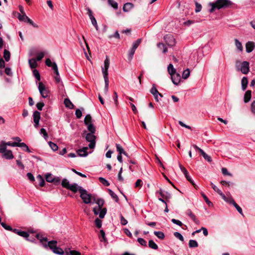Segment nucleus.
<instances>
[{
	"label": "nucleus",
	"mask_w": 255,
	"mask_h": 255,
	"mask_svg": "<svg viewBox=\"0 0 255 255\" xmlns=\"http://www.w3.org/2000/svg\"><path fill=\"white\" fill-rule=\"evenodd\" d=\"M98 205L99 209H101L103 206L104 204V201L102 199H98L97 201L95 200V201Z\"/></svg>",
	"instance_id": "43"
},
{
	"label": "nucleus",
	"mask_w": 255,
	"mask_h": 255,
	"mask_svg": "<svg viewBox=\"0 0 255 255\" xmlns=\"http://www.w3.org/2000/svg\"><path fill=\"white\" fill-rule=\"evenodd\" d=\"M236 67L238 71H240L244 74H248L250 71L249 63L248 61L241 63L240 61H237Z\"/></svg>",
	"instance_id": "3"
},
{
	"label": "nucleus",
	"mask_w": 255,
	"mask_h": 255,
	"mask_svg": "<svg viewBox=\"0 0 255 255\" xmlns=\"http://www.w3.org/2000/svg\"><path fill=\"white\" fill-rule=\"evenodd\" d=\"M99 180L101 183H102L104 185L106 186H109L110 185L109 182L106 179L103 177H99Z\"/></svg>",
	"instance_id": "47"
},
{
	"label": "nucleus",
	"mask_w": 255,
	"mask_h": 255,
	"mask_svg": "<svg viewBox=\"0 0 255 255\" xmlns=\"http://www.w3.org/2000/svg\"><path fill=\"white\" fill-rule=\"evenodd\" d=\"M166 43L169 46H173L175 44V40L171 35H166L164 37Z\"/></svg>",
	"instance_id": "9"
},
{
	"label": "nucleus",
	"mask_w": 255,
	"mask_h": 255,
	"mask_svg": "<svg viewBox=\"0 0 255 255\" xmlns=\"http://www.w3.org/2000/svg\"><path fill=\"white\" fill-rule=\"evenodd\" d=\"M171 222L173 223H174L175 224H176V225H178L179 226H182V225H183L182 223L180 221L176 220V219H172L171 220Z\"/></svg>",
	"instance_id": "64"
},
{
	"label": "nucleus",
	"mask_w": 255,
	"mask_h": 255,
	"mask_svg": "<svg viewBox=\"0 0 255 255\" xmlns=\"http://www.w3.org/2000/svg\"><path fill=\"white\" fill-rule=\"evenodd\" d=\"M46 180L48 182H52L54 181V178L52 177L51 174H49L46 175Z\"/></svg>",
	"instance_id": "54"
},
{
	"label": "nucleus",
	"mask_w": 255,
	"mask_h": 255,
	"mask_svg": "<svg viewBox=\"0 0 255 255\" xmlns=\"http://www.w3.org/2000/svg\"><path fill=\"white\" fill-rule=\"evenodd\" d=\"M57 241H49L47 243V247H48L51 250H52L53 253L58 255H63L64 254V251L61 248L56 246Z\"/></svg>",
	"instance_id": "5"
},
{
	"label": "nucleus",
	"mask_w": 255,
	"mask_h": 255,
	"mask_svg": "<svg viewBox=\"0 0 255 255\" xmlns=\"http://www.w3.org/2000/svg\"><path fill=\"white\" fill-rule=\"evenodd\" d=\"M25 21L29 23L30 24H31L34 27L37 28L38 27V25L37 24H36L35 23H34L33 22V21L31 19H30L28 16L27 17H26Z\"/></svg>",
	"instance_id": "52"
},
{
	"label": "nucleus",
	"mask_w": 255,
	"mask_h": 255,
	"mask_svg": "<svg viewBox=\"0 0 255 255\" xmlns=\"http://www.w3.org/2000/svg\"><path fill=\"white\" fill-rule=\"evenodd\" d=\"M36 179L39 182V185L40 187H43L44 185L45 181L41 175H38L36 177Z\"/></svg>",
	"instance_id": "27"
},
{
	"label": "nucleus",
	"mask_w": 255,
	"mask_h": 255,
	"mask_svg": "<svg viewBox=\"0 0 255 255\" xmlns=\"http://www.w3.org/2000/svg\"><path fill=\"white\" fill-rule=\"evenodd\" d=\"M237 210V211L242 215H243L242 208L236 203L234 202L233 205Z\"/></svg>",
	"instance_id": "58"
},
{
	"label": "nucleus",
	"mask_w": 255,
	"mask_h": 255,
	"mask_svg": "<svg viewBox=\"0 0 255 255\" xmlns=\"http://www.w3.org/2000/svg\"><path fill=\"white\" fill-rule=\"evenodd\" d=\"M64 104L66 107L70 109H73L74 107V105L72 104L71 101L68 98H66L64 100Z\"/></svg>",
	"instance_id": "20"
},
{
	"label": "nucleus",
	"mask_w": 255,
	"mask_h": 255,
	"mask_svg": "<svg viewBox=\"0 0 255 255\" xmlns=\"http://www.w3.org/2000/svg\"><path fill=\"white\" fill-rule=\"evenodd\" d=\"M169 74L171 75L176 73V70L172 64H169L167 67Z\"/></svg>",
	"instance_id": "26"
},
{
	"label": "nucleus",
	"mask_w": 255,
	"mask_h": 255,
	"mask_svg": "<svg viewBox=\"0 0 255 255\" xmlns=\"http://www.w3.org/2000/svg\"><path fill=\"white\" fill-rule=\"evenodd\" d=\"M65 253L66 255H81L80 252L74 250L66 251Z\"/></svg>",
	"instance_id": "39"
},
{
	"label": "nucleus",
	"mask_w": 255,
	"mask_h": 255,
	"mask_svg": "<svg viewBox=\"0 0 255 255\" xmlns=\"http://www.w3.org/2000/svg\"><path fill=\"white\" fill-rule=\"evenodd\" d=\"M232 4L233 2L230 0H216L215 2L208 3V6L210 7L208 11L210 13H212L216 9L227 8Z\"/></svg>",
	"instance_id": "1"
},
{
	"label": "nucleus",
	"mask_w": 255,
	"mask_h": 255,
	"mask_svg": "<svg viewBox=\"0 0 255 255\" xmlns=\"http://www.w3.org/2000/svg\"><path fill=\"white\" fill-rule=\"evenodd\" d=\"M190 72L188 68H187L186 70H185L182 73V78L184 79H187L189 76H190Z\"/></svg>",
	"instance_id": "37"
},
{
	"label": "nucleus",
	"mask_w": 255,
	"mask_h": 255,
	"mask_svg": "<svg viewBox=\"0 0 255 255\" xmlns=\"http://www.w3.org/2000/svg\"><path fill=\"white\" fill-rule=\"evenodd\" d=\"M154 234L159 239L163 240L165 238L164 233L160 231H154Z\"/></svg>",
	"instance_id": "35"
},
{
	"label": "nucleus",
	"mask_w": 255,
	"mask_h": 255,
	"mask_svg": "<svg viewBox=\"0 0 255 255\" xmlns=\"http://www.w3.org/2000/svg\"><path fill=\"white\" fill-rule=\"evenodd\" d=\"M189 217L193 221V222L196 224L199 225L200 224V221L196 218V216L194 214H192Z\"/></svg>",
	"instance_id": "60"
},
{
	"label": "nucleus",
	"mask_w": 255,
	"mask_h": 255,
	"mask_svg": "<svg viewBox=\"0 0 255 255\" xmlns=\"http://www.w3.org/2000/svg\"><path fill=\"white\" fill-rule=\"evenodd\" d=\"M255 48L254 42L249 41L246 44V49L248 53L251 52Z\"/></svg>",
	"instance_id": "14"
},
{
	"label": "nucleus",
	"mask_w": 255,
	"mask_h": 255,
	"mask_svg": "<svg viewBox=\"0 0 255 255\" xmlns=\"http://www.w3.org/2000/svg\"><path fill=\"white\" fill-rule=\"evenodd\" d=\"M33 74L37 81L40 80V74L36 69H34L33 70Z\"/></svg>",
	"instance_id": "49"
},
{
	"label": "nucleus",
	"mask_w": 255,
	"mask_h": 255,
	"mask_svg": "<svg viewBox=\"0 0 255 255\" xmlns=\"http://www.w3.org/2000/svg\"><path fill=\"white\" fill-rule=\"evenodd\" d=\"M89 133H95L96 128L92 123L86 125Z\"/></svg>",
	"instance_id": "28"
},
{
	"label": "nucleus",
	"mask_w": 255,
	"mask_h": 255,
	"mask_svg": "<svg viewBox=\"0 0 255 255\" xmlns=\"http://www.w3.org/2000/svg\"><path fill=\"white\" fill-rule=\"evenodd\" d=\"M235 45L237 48L240 51H242L243 50V47L241 42H240L237 39H235Z\"/></svg>",
	"instance_id": "30"
},
{
	"label": "nucleus",
	"mask_w": 255,
	"mask_h": 255,
	"mask_svg": "<svg viewBox=\"0 0 255 255\" xmlns=\"http://www.w3.org/2000/svg\"><path fill=\"white\" fill-rule=\"evenodd\" d=\"M40 134H42L43 135V137L45 139H47V138H48V134L46 132V130L45 129L43 128H42L41 129H40Z\"/></svg>",
	"instance_id": "57"
},
{
	"label": "nucleus",
	"mask_w": 255,
	"mask_h": 255,
	"mask_svg": "<svg viewBox=\"0 0 255 255\" xmlns=\"http://www.w3.org/2000/svg\"><path fill=\"white\" fill-rule=\"evenodd\" d=\"M157 47L161 50H162L163 53H166L167 52V48L166 47L164 44L162 43H158L157 44Z\"/></svg>",
	"instance_id": "32"
},
{
	"label": "nucleus",
	"mask_w": 255,
	"mask_h": 255,
	"mask_svg": "<svg viewBox=\"0 0 255 255\" xmlns=\"http://www.w3.org/2000/svg\"><path fill=\"white\" fill-rule=\"evenodd\" d=\"M133 7V4L130 2L126 3L123 6V10L125 12H128Z\"/></svg>",
	"instance_id": "18"
},
{
	"label": "nucleus",
	"mask_w": 255,
	"mask_h": 255,
	"mask_svg": "<svg viewBox=\"0 0 255 255\" xmlns=\"http://www.w3.org/2000/svg\"><path fill=\"white\" fill-rule=\"evenodd\" d=\"M92 123V118L90 115L86 116L84 119V124L86 125Z\"/></svg>",
	"instance_id": "44"
},
{
	"label": "nucleus",
	"mask_w": 255,
	"mask_h": 255,
	"mask_svg": "<svg viewBox=\"0 0 255 255\" xmlns=\"http://www.w3.org/2000/svg\"><path fill=\"white\" fill-rule=\"evenodd\" d=\"M36 237L37 238V239L38 240H39L40 242L42 244L43 246L45 247V248H47V244L46 243V242H47V238H44L43 237H42V236L40 234H37L36 236Z\"/></svg>",
	"instance_id": "16"
},
{
	"label": "nucleus",
	"mask_w": 255,
	"mask_h": 255,
	"mask_svg": "<svg viewBox=\"0 0 255 255\" xmlns=\"http://www.w3.org/2000/svg\"><path fill=\"white\" fill-rule=\"evenodd\" d=\"M75 115L78 119L81 118L82 116L81 111L80 109H77L75 111Z\"/></svg>",
	"instance_id": "63"
},
{
	"label": "nucleus",
	"mask_w": 255,
	"mask_h": 255,
	"mask_svg": "<svg viewBox=\"0 0 255 255\" xmlns=\"http://www.w3.org/2000/svg\"><path fill=\"white\" fill-rule=\"evenodd\" d=\"M110 66V60L107 56L104 62V68H102V73L103 76H108V68Z\"/></svg>",
	"instance_id": "10"
},
{
	"label": "nucleus",
	"mask_w": 255,
	"mask_h": 255,
	"mask_svg": "<svg viewBox=\"0 0 255 255\" xmlns=\"http://www.w3.org/2000/svg\"><path fill=\"white\" fill-rule=\"evenodd\" d=\"M2 145L4 144L5 147H6L7 145L10 146L12 147H17V145H18V142H11L10 141L6 142L5 141H1L0 142V146H2Z\"/></svg>",
	"instance_id": "17"
},
{
	"label": "nucleus",
	"mask_w": 255,
	"mask_h": 255,
	"mask_svg": "<svg viewBox=\"0 0 255 255\" xmlns=\"http://www.w3.org/2000/svg\"><path fill=\"white\" fill-rule=\"evenodd\" d=\"M174 236L177 239H178L179 240H180L181 241H184V238H183V237L182 236V235L178 233V232H175L174 233Z\"/></svg>",
	"instance_id": "55"
},
{
	"label": "nucleus",
	"mask_w": 255,
	"mask_h": 255,
	"mask_svg": "<svg viewBox=\"0 0 255 255\" xmlns=\"http://www.w3.org/2000/svg\"><path fill=\"white\" fill-rule=\"evenodd\" d=\"M12 232L18 235L19 236L24 237L25 238H27L29 236V234L28 233L24 231H19L16 229H13Z\"/></svg>",
	"instance_id": "15"
},
{
	"label": "nucleus",
	"mask_w": 255,
	"mask_h": 255,
	"mask_svg": "<svg viewBox=\"0 0 255 255\" xmlns=\"http://www.w3.org/2000/svg\"><path fill=\"white\" fill-rule=\"evenodd\" d=\"M99 210H100L99 217L101 219L104 218L107 213V209L106 208H102L101 209Z\"/></svg>",
	"instance_id": "40"
},
{
	"label": "nucleus",
	"mask_w": 255,
	"mask_h": 255,
	"mask_svg": "<svg viewBox=\"0 0 255 255\" xmlns=\"http://www.w3.org/2000/svg\"><path fill=\"white\" fill-rule=\"evenodd\" d=\"M223 199H224L226 202H227V203L230 204H232L233 205L234 204V202H235V201H234V200L231 197H227L225 195V197L224 198H222Z\"/></svg>",
	"instance_id": "46"
},
{
	"label": "nucleus",
	"mask_w": 255,
	"mask_h": 255,
	"mask_svg": "<svg viewBox=\"0 0 255 255\" xmlns=\"http://www.w3.org/2000/svg\"><path fill=\"white\" fill-rule=\"evenodd\" d=\"M135 49L131 48L128 55V59L129 60H131L132 59L133 56L135 53Z\"/></svg>",
	"instance_id": "53"
},
{
	"label": "nucleus",
	"mask_w": 255,
	"mask_h": 255,
	"mask_svg": "<svg viewBox=\"0 0 255 255\" xmlns=\"http://www.w3.org/2000/svg\"><path fill=\"white\" fill-rule=\"evenodd\" d=\"M150 93L152 95L159 94V96H160V97H162V95L158 92V91L156 88L155 85L154 84L152 85V87L150 90Z\"/></svg>",
	"instance_id": "33"
},
{
	"label": "nucleus",
	"mask_w": 255,
	"mask_h": 255,
	"mask_svg": "<svg viewBox=\"0 0 255 255\" xmlns=\"http://www.w3.org/2000/svg\"><path fill=\"white\" fill-rule=\"evenodd\" d=\"M108 4L113 7L115 9H117L118 8V3L114 0H108Z\"/></svg>",
	"instance_id": "29"
},
{
	"label": "nucleus",
	"mask_w": 255,
	"mask_h": 255,
	"mask_svg": "<svg viewBox=\"0 0 255 255\" xmlns=\"http://www.w3.org/2000/svg\"><path fill=\"white\" fill-rule=\"evenodd\" d=\"M201 154L203 156L205 160H207L208 162L212 161L211 157L208 154H207L204 151H202V153Z\"/></svg>",
	"instance_id": "50"
},
{
	"label": "nucleus",
	"mask_w": 255,
	"mask_h": 255,
	"mask_svg": "<svg viewBox=\"0 0 255 255\" xmlns=\"http://www.w3.org/2000/svg\"><path fill=\"white\" fill-rule=\"evenodd\" d=\"M28 63L29 66L31 69L35 68L37 66L36 60L35 58L29 59Z\"/></svg>",
	"instance_id": "22"
},
{
	"label": "nucleus",
	"mask_w": 255,
	"mask_h": 255,
	"mask_svg": "<svg viewBox=\"0 0 255 255\" xmlns=\"http://www.w3.org/2000/svg\"><path fill=\"white\" fill-rule=\"evenodd\" d=\"M80 193V197L85 204H89L92 200L95 201V198L91 194H88L87 191L82 187L79 186L78 189Z\"/></svg>",
	"instance_id": "2"
},
{
	"label": "nucleus",
	"mask_w": 255,
	"mask_h": 255,
	"mask_svg": "<svg viewBox=\"0 0 255 255\" xmlns=\"http://www.w3.org/2000/svg\"><path fill=\"white\" fill-rule=\"evenodd\" d=\"M121 223L122 225H126L128 223L127 220L122 215H120Z\"/></svg>",
	"instance_id": "62"
},
{
	"label": "nucleus",
	"mask_w": 255,
	"mask_h": 255,
	"mask_svg": "<svg viewBox=\"0 0 255 255\" xmlns=\"http://www.w3.org/2000/svg\"><path fill=\"white\" fill-rule=\"evenodd\" d=\"M198 246V243L196 241L190 240L189 242V246L190 248H196Z\"/></svg>",
	"instance_id": "42"
},
{
	"label": "nucleus",
	"mask_w": 255,
	"mask_h": 255,
	"mask_svg": "<svg viewBox=\"0 0 255 255\" xmlns=\"http://www.w3.org/2000/svg\"><path fill=\"white\" fill-rule=\"evenodd\" d=\"M33 122L39 121L40 119V113L38 111H34L33 113Z\"/></svg>",
	"instance_id": "25"
},
{
	"label": "nucleus",
	"mask_w": 255,
	"mask_h": 255,
	"mask_svg": "<svg viewBox=\"0 0 255 255\" xmlns=\"http://www.w3.org/2000/svg\"><path fill=\"white\" fill-rule=\"evenodd\" d=\"M61 185L64 188L69 189L74 193L78 191V189L79 187L76 183L70 184L69 181L66 179L62 180Z\"/></svg>",
	"instance_id": "4"
},
{
	"label": "nucleus",
	"mask_w": 255,
	"mask_h": 255,
	"mask_svg": "<svg viewBox=\"0 0 255 255\" xmlns=\"http://www.w3.org/2000/svg\"><path fill=\"white\" fill-rule=\"evenodd\" d=\"M0 153L2 154V157L6 159H11L14 157L11 150L6 149V147L4 144L0 146Z\"/></svg>",
	"instance_id": "6"
},
{
	"label": "nucleus",
	"mask_w": 255,
	"mask_h": 255,
	"mask_svg": "<svg viewBox=\"0 0 255 255\" xmlns=\"http://www.w3.org/2000/svg\"><path fill=\"white\" fill-rule=\"evenodd\" d=\"M211 185L212 186V188L218 194H219L222 198L225 197V194L213 183H211Z\"/></svg>",
	"instance_id": "19"
},
{
	"label": "nucleus",
	"mask_w": 255,
	"mask_h": 255,
	"mask_svg": "<svg viewBox=\"0 0 255 255\" xmlns=\"http://www.w3.org/2000/svg\"><path fill=\"white\" fill-rule=\"evenodd\" d=\"M116 148L117 151L119 152V154H122L126 156H128L127 153L124 151L123 148L122 147V146L120 144H116Z\"/></svg>",
	"instance_id": "21"
},
{
	"label": "nucleus",
	"mask_w": 255,
	"mask_h": 255,
	"mask_svg": "<svg viewBox=\"0 0 255 255\" xmlns=\"http://www.w3.org/2000/svg\"><path fill=\"white\" fill-rule=\"evenodd\" d=\"M142 180L141 179H138V180H137V181H136V182L135 183V187L140 188L142 186Z\"/></svg>",
	"instance_id": "61"
},
{
	"label": "nucleus",
	"mask_w": 255,
	"mask_h": 255,
	"mask_svg": "<svg viewBox=\"0 0 255 255\" xmlns=\"http://www.w3.org/2000/svg\"><path fill=\"white\" fill-rule=\"evenodd\" d=\"M170 76L173 83L176 85H178L181 80L180 74L175 73V74H173V75H171Z\"/></svg>",
	"instance_id": "11"
},
{
	"label": "nucleus",
	"mask_w": 255,
	"mask_h": 255,
	"mask_svg": "<svg viewBox=\"0 0 255 255\" xmlns=\"http://www.w3.org/2000/svg\"><path fill=\"white\" fill-rule=\"evenodd\" d=\"M90 19L91 20V22H92V24L94 26V27H95L97 31H98L99 30V27H98V24H97V22L96 19H95L94 16H91V17H90Z\"/></svg>",
	"instance_id": "45"
},
{
	"label": "nucleus",
	"mask_w": 255,
	"mask_h": 255,
	"mask_svg": "<svg viewBox=\"0 0 255 255\" xmlns=\"http://www.w3.org/2000/svg\"><path fill=\"white\" fill-rule=\"evenodd\" d=\"M156 193L159 194L162 198H164L165 200L169 199L171 197L169 193L167 191H163L162 189L157 191Z\"/></svg>",
	"instance_id": "12"
},
{
	"label": "nucleus",
	"mask_w": 255,
	"mask_h": 255,
	"mask_svg": "<svg viewBox=\"0 0 255 255\" xmlns=\"http://www.w3.org/2000/svg\"><path fill=\"white\" fill-rule=\"evenodd\" d=\"M17 147H20L22 148H24V150L28 152H31V151L29 150L27 145L24 142H21V143L18 142V145H17Z\"/></svg>",
	"instance_id": "34"
},
{
	"label": "nucleus",
	"mask_w": 255,
	"mask_h": 255,
	"mask_svg": "<svg viewBox=\"0 0 255 255\" xmlns=\"http://www.w3.org/2000/svg\"><path fill=\"white\" fill-rule=\"evenodd\" d=\"M252 92L251 90H248L244 96V101L245 103L248 102L251 99Z\"/></svg>",
	"instance_id": "23"
},
{
	"label": "nucleus",
	"mask_w": 255,
	"mask_h": 255,
	"mask_svg": "<svg viewBox=\"0 0 255 255\" xmlns=\"http://www.w3.org/2000/svg\"><path fill=\"white\" fill-rule=\"evenodd\" d=\"M105 83V92L106 93H107L109 89V78L108 76H104Z\"/></svg>",
	"instance_id": "38"
},
{
	"label": "nucleus",
	"mask_w": 255,
	"mask_h": 255,
	"mask_svg": "<svg viewBox=\"0 0 255 255\" xmlns=\"http://www.w3.org/2000/svg\"><path fill=\"white\" fill-rule=\"evenodd\" d=\"M108 192L112 198L114 199L116 202H118L119 198L116 193H115L111 189H108Z\"/></svg>",
	"instance_id": "31"
},
{
	"label": "nucleus",
	"mask_w": 255,
	"mask_h": 255,
	"mask_svg": "<svg viewBox=\"0 0 255 255\" xmlns=\"http://www.w3.org/2000/svg\"><path fill=\"white\" fill-rule=\"evenodd\" d=\"M141 43V39H138L137 40L134 41L132 44V46L131 48H133L134 49H135L137 48V47L139 46L140 43Z\"/></svg>",
	"instance_id": "51"
},
{
	"label": "nucleus",
	"mask_w": 255,
	"mask_h": 255,
	"mask_svg": "<svg viewBox=\"0 0 255 255\" xmlns=\"http://www.w3.org/2000/svg\"><path fill=\"white\" fill-rule=\"evenodd\" d=\"M38 90L43 98H46L48 97L49 91L41 82L38 83Z\"/></svg>",
	"instance_id": "8"
},
{
	"label": "nucleus",
	"mask_w": 255,
	"mask_h": 255,
	"mask_svg": "<svg viewBox=\"0 0 255 255\" xmlns=\"http://www.w3.org/2000/svg\"><path fill=\"white\" fill-rule=\"evenodd\" d=\"M88 147H84L82 149H78L77 151V153L79 156L86 157L88 155Z\"/></svg>",
	"instance_id": "13"
},
{
	"label": "nucleus",
	"mask_w": 255,
	"mask_h": 255,
	"mask_svg": "<svg viewBox=\"0 0 255 255\" xmlns=\"http://www.w3.org/2000/svg\"><path fill=\"white\" fill-rule=\"evenodd\" d=\"M0 223L1 224V225L2 226V227L3 228H4L5 230H8V231H12L13 229L10 226L7 225L6 224H5L4 223H3V222H1V223L0 222Z\"/></svg>",
	"instance_id": "56"
},
{
	"label": "nucleus",
	"mask_w": 255,
	"mask_h": 255,
	"mask_svg": "<svg viewBox=\"0 0 255 255\" xmlns=\"http://www.w3.org/2000/svg\"><path fill=\"white\" fill-rule=\"evenodd\" d=\"M248 84V79L246 77H244L242 79V88L243 91H245L247 87Z\"/></svg>",
	"instance_id": "24"
},
{
	"label": "nucleus",
	"mask_w": 255,
	"mask_h": 255,
	"mask_svg": "<svg viewBox=\"0 0 255 255\" xmlns=\"http://www.w3.org/2000/svg\"><path fill=\"white\" fill-rule=\"evenodd\" d=\"M95 133H88L86 135V140L89 142V147L91 149H93L95 147L96 137L94 135Z\"/></svg>",
	"instance_id": "7"
},
{
	"label": "nucleus",
	"mask_w": 255,
	"mask_h": 255,
	"mask_svg": "<svg viewBox=\"0 0 255 255\" xmlns=\"http://www.w3.org/2000/svg\"><path fill=\"white\" fill-rule=\"evenodd\" d=\"M10 53L6 49L4 50L3 57L6 61H8L10 59Z\"/></svg>",
	"instance_id": "36"
},
{
	"label": "nucleus",
	"mask_w": 255,
	"mask_h": 255,
	"mask_svg": "<svg viewBox=\"0 0 255 255\" xmlns=\"http://www.w3.org/2000/svg\"><path fill=\"white\" fill-rule=\"evenodd\" d=\"M48 144H49V145L50 146V147H51V148L53 151H56L58 150V147L56 144L52 142V141H49L48 142Z\"/></svg>",
	"instance_id": "48"
},
{
	"label": "nucleus",
	"mask_w": 255,
	"mask_h": 255,
	"mask_svg": "<svg viewBox=\"0 0 255 255\" xmlns=\"http://www.w3.org/2000/svg\"><path fill=\"white\" fill-rule=\"evenodd\" d=\"M95 224L97 228H101L102 227V221L98 218H97L95 221Z\"/></svg>",
	"instance_id": "59"
},
{
	"label": "nucleus",
	"mask_w": 255,
	"mask_h": 255,
	"mask_svg": "<svg viewBox=\"0 0 255 255\" xmlns=\"http://www.w3.org/2000/svg\"><path fill=\"white\" fill-rule=\"evenodd\" d=\"M149 247L152 249L156 250L158 249L157 245L154 242L153 240H149L148 242Z\"/></svg>",
	"instance_id": "41"
}]
</instances>
